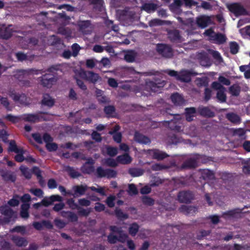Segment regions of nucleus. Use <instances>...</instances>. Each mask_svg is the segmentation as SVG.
I'll list each match as a JSON object with an SVG mask.
<instances>
[{
  "label": "nucleus",
  "instance_id": "f257e3e1",
  "mask_svg": "<svg viewBox=\"0 0 250 250\" xmlns=\"http://www.w3.org/2000/svg\"><path fill=\"white\" fill-rule=\"evenodd\" d=\"M200 160L204 163H206L210 160L209 157L206 156L195 154L194 157L186 160L182 165L183 168H194L197 167V163Z\"/></svg>",
  "mask_w": 250,
  "mask_h": 250
},
{
  "label": "nucleus",
  "instance_id": "f03ea898",
  "mask_svg": "<svg viewBox=\"0 0 250 250\" xmlns=\"http://www.w3.org/2000/svg\"><path fill=\"white\" fill-rule=\"evenodd\" d=\"M111 230L112 231L108 237V240L110 243H116L118 241H124V233L120 229L116 227H111Z\"/></svg>",
  "mask_w": 250,
  "mask_h": 250
},
{
  "label": "nucleus",
  "instance_id": "7ed1b4c3",
  "mask_svg": "<svg viewBox=\"0 0 250 250\" xmlns=\"http://www.w3.org/2000/svg\"><path fill=\"white\" fill-rule=\"evenodd\" d=\"M76 76L93 83H96L101 78L98 74L92 71H85L83 69L76 72Z\"/></svg>",
  "mask_w": 250,
  "mask_h": 250
},
{
  "label": "nucleus",
  "instance_id": "20e7f679",
  "mask_svg": "<svg viewBox=\"0 0 250 250\" xmlns=\"http://www.w3.org/2000/svg\"><path fill=\"white\" fill-rule=\"evenodd\" d=\"M156 51L159 55L166 58H169L173 56L172 48L166 44H157L156 45Z\"/></svg>",
  "mask_w": 250,
  "mask_h": 250
},
{
  "label": "nucleus",
  "instance_id": "39448f33",
  "mask_svg": "<svg viewBox=\"0 0 250 250\" xmlns=\"http://www.w3.org/2000/svg\"><path fill=\"white\" fill-rule=\"evenodd\" d=\"M164 81L161 80H155V82L152 81H146V85L147 88L149 89L150 91L154 92H159L161 88L165 85Z\"/></svg>",
  "mask_w": 250,
  "mask_h": 250
},
{
  "label": "nucleus",
  "instance_id": "423d86ee",
  "mask_svg": "<svg viewBox=\"0 0 250 250\" xmlns=\"http://www.w3.org/2000/svg\"><path fill=\"white\" fill-rule=\"evenodd\" d=\"M173 118L170 121H166L167 123L169 128L175 132H179L181 131V118L179 114H172Z\"/></svg>",
  "mask_w": 250,
  "mask_h": 250
},
{
  "label": "nucleus",
  "instance_id": "0eeeda50",
  "mask_svg": "<svg viewBox=\"0 0 250 250\" xmlns=\"http://www.w3.org/2000/svg\"><path fill=\"white\" fill-rule=\"evenodd\" d=\"M229 10L235 16L246 15L248 12L241 4L238 3H233L228 6Z\"/></svg>",
  "mask_w": 250,
  "mask_h": 250
},
{
  "label": "nucleus",
  "instance_id": "6e6552de",
  "mask_svg": "<svg viewBox=\"0 0 250 250\" xmlns=\"http://www.w3.org/2000/svg\"><path fill=\"white\" fill-rule=\"evenodd\" d=\"M177 198L179 202L183 203H190L194 198V194L192 191L183 190L179 192Z\"/></svg>",
  "mask_w": 250,
  "mask_h": 250
},
{
  "label": "nucleus",
  "instance_id": "1a4fd4ad",
  "mask_svg": "<svg viewBox=\"0 0 250 250\" xmlns=\"http://www.w3.org/2000/svg\"><path fill=\"white\" fill-rule=\"evenodd\" d=\"M58 78L54 74L46 73L43 76L42 79V84L46 87H50L57 81Z\"/></svg>",
  "mask_w": 250,
  "mask_h": 250
},
{
  "label": "nucleus",
  "instance_id": "9d476101",
  "mask_svg": "<svg viewBox=\"0 0 250 250\" xmlns=\"http://www.w3.org/2000/svg\"><path fill=\"white\" fill-rule=\"evenodd\" d=\"M148 153L153 159L158 161L163 160L169 157V155L167 153L157 149L148 150Z\"/></svg>",
  "mask_w": 250,
  "mask_h": 250
},
{
  "label": "nucleus",
  "instance_id": "9b49d317",
  "mask_svg": "<svg viewBox=\"0 0 250 250\" xmlns=\"http://www.w3.org/2000/svg\"><path fill=\"white\" fill-rule=\"evenodd\" d=\"M167 37L171 42H179L181 41L182 37L179 31L177 29L169 30L167 32Z\"/></svg>",
  "mask_w": 250,
  "mask_h": 250
},
{
  "label": "nucleus",
  "instance_id": "f8f14e48",
  "mask_svg": "<svg viewBox=\"0 0 250 250\" xmlns=\"http://www.w3.org/2000/svg\"><path fill=\"white\" fill-rule=\"evenodd\" d=\"M198 112L201 116L206 118H212L215 115V112L208 106H199Z\"/></svg>",
  "mask_w": 250,
  "mask_h": 250
},
{
  "label": "nucleus",
  "instance_id": "ddd939ff",
  "mask_svg": "<svg viewBox=\"0 0 250 250\" xmlns=\"http://www.w3.org/2000/svg\"><path fill=\"white\" fill-rule=\"evenodd\" d=\"M0 211L2 214L5 216V222H9L10 221V219L15 216V213L7 206L1 207Z\"/></svg>",
  "mask_w": 250,
  "mask_h": 250
},
{
  "label": "nucleus",
  "instance_id": "4468645a",
  "mask_svg": "<svg viewBox=\"0 0 250 250\" xmlns=\"http://www.w3.org/2000/svg\"><path fill=\"white\" fill-rule=\"evenodd\" d=\"M196 21L199 27L204 28L211 23V20L209 17L202 16L197 19Z\"/></svg>",
  "mask_w": 250,
  "mask_h": 250
},
{
  "label": "nucleus",
  "instance_id": "2eb2a0df",
  "mask_svg": "<svg viewBox=\"0 0 250 250\" xmlns=\"http://www.w3.org/2000/svg\"><path fill=\"white\" fill-rule=\"evenodd\" d=\"M134 139L136 142L142 144L146 145L150 144L151 142L150 139L148 137L137 131L135 133Z\"/></svg>",
  "mask_w": 250,
  "mask_h": 250
},
{
  "label": "nucleus",
  "instance_id": "dca6fc26",
  "mask_svg": "<svg viewBox=\"0 0 250 250\" xmlns=\"http://www.w3.org/2000/svg\"><path fill=\"white\" fill-rule=\"evenodd\" d=\"M193 75L191 71L183 70L179 73L178 80L182 82L188 83L191 81V76Z\"/></svg>",
  "mask_w": 250,
  "mask_h": 250
},
{
  "label": "nucleus",
  "instance_id": "f3484780",
  "mask_svg": "<svg viewBox=\"0 0 250 250\" xmlns=\"http://www.w3.org/2000/svg\"><path fill=\"white\" fill-rule=\"evenodd\" d=\"M201 178L205 181L213 180L215 178L214 173L213 171L208 169H204L201 170Z\"/></svg>",
  "mask_w": 250,
  "mask_h": 250
},
{
  "label": "nucleus",
  "instance_id": "a211bd4d",
  "mask_svg": "<svg viewBox=\"0 0 250 250\" xmlns=\"http://www.w3.org/2000/svg\"><path fill=\"white\" fill-rule=\"evenodd\" d=\"M94 161L92 159H88L87 161L83 165L82 169L84 173H90L93 171L94 168L93 164Z\"/></svg>",
  "mask_w": 250,
  "mask_h": 250
},
{
  "label": "nucleus",
  "instance_id": "6ab92c4d",
  "mask_svg": "<svg viewBox=\"0 0 250 250\" xmlns=\"http://www.w3.org/2000/svg\"><path fill=\"white\" fill-rule=\"evenodd\" d=\"M170 98L172 103L176 105H182L184 104V98L178 93L172 94Z\"/></svg>",
  "mask_w": 250,
  "mask_h": 250
},
{
  "label": "nucleus",
  "instance_id": "aec40b11",
  "mask_svg": "<svg viewBox=\"0 0 250 250\" xmlns=\"http://www.w3.org/2000/svg\"><path fill=\"white\" fill-rule=\"evenodd\" d=\"M227 38L225 35L220 33H215L212 41L218 44H222L226 42Z\"/></svg>",
  "mask_w": 250,
  "mask_h": 250
},
{
  "label": "nucleus",
  "instance_id": "412c9836",
  "mask_svg": "<svg viewBox=\"0 0 250 250\" xmlns=\"http://www.w3.org/2000/svg\"><path fill=\"white\" fill-rule=\"evenodd\" d=\"M185 117L186 120L191 122L193 120L194 114L196 113V109L194 107L186 108L185 109Z\"/></svg>",
  "mask_w": 250,
  "mask_h": 250
},
{
  "label": "nucleus",
  "instance_id": "4be33fe9",
  "mask_svg": "<svg viewBox=\"0 0 250 250\" xmlns=\"http://www.w3.org/2000/svg\"><path fill=\"white\" fill-rule=\"evenodd\" d=\"M18 75H24V76H29V75H37L40 73H41V71L39 70L35 69H29V70H21L18 72Z\"/></svg>",
  "mask_w": 250,
  "mask_h": 250
},
{
  "label": "nucleus",
  "instance_id": "5701e85b",
  "mask_svg": "<svg viewBox=\"0 0 250 250\" xmlns=\"http://www.w3.org/2000/svg\"><path fill=\"white\" fill-rule=\"evenodd\" d=\"M128 172L132 177H139L144 174V170L141 168L132 167L128 169Z\"/></svg>",
  "mask_w": 250,
  "mask_h": 250
},
{
  "label": "nucleus",
  "instance_id": "b1692460",
  "mask_svg": "<svg viewBox=\"0 0 250 250\" xmlns=\"http://www.w3.org/2000/svg\"><path fill=\"white\" fill-rule=\"evenodd\" d=\"M170 23V22L169 21H163L159 19H154L149 21V25L150 27H153L158 25H162L165 24H169Z\"/></svg>",
  "mask_w": 250,
  "mask_h": 250
},
{
  "label": "nucleus",
  "instance_id": "393cba45",
  "mask_svg": "<svg viewBox=\"0 0 250 250\" xmlns=\"http://www.w3.org/2000/svg\"><path fill=\"white\" fill-rule=\"evenodd\" d=\"M227 119L234 124H239L240 122V118L239 116L234 113H229L226 115Z\"/></svg>",
  "mask_w": 250,
  "mask_h": 250
},
{
  "label": "nucleus",
  "instance_id": "a878e982",
  "mask_svg": "<svg viewBox=\"0 0 250 250\" xmlns=\"http://www.w3.org/2000/svg\"><path fill=\"white\" fill-rule=\"evenodd\" d=\"M157 8L158 5L154 3H146L143 5V9L148 13L154 12Z\"/></svg>",
  "mask_w": 250,
  "mask_h": 250
},
{
  "label": "nucleus",
  "instance_id": "bb28decb",
  "mask_svg": "<svg viewBox=\"0 0 250 250\" xmlns=\"http://www.w3.org/2000/svg\"><path fill=\"white\" fill-rule=\"evenodd\" d=\"M11 97L15 101H18L21 104H24L26 100V97L24 94H17L12 92L10 94Z\"/></svg>",
  "mask_w": 250,
  "mask_h": 250
},
{
  "label": "nucleus",
  "instance_id": "cd10ccee",
  "mask_svg": "<svg viewBox=\"0 0 250 250\" xmlns=\"http://www.w3.org/2000/svg\"><path fill=\"white\" fill-rule=\"evenodd\" d=\"M137 53L134 50H126L125 60L126 62H132L135 61Z\"/></svg>",
  "mask_w": 250,
  "mask_h": 250
},
{
  "label": "nucleus",
  "instance_id": "c85d7f7f",
  "mask_svg": "<svg viewBox=\"0 0 250 250\" xmlns=\"http://www.w3.org/2000/svg\"><path fill=\"white\" fill-rule=\"evenodd\" d=\"M176 186L178 187H185L188 185L187 178L184 177L175 178L174 179Z\"/></svg>",
  "mask_w": 250,
  "mask_h": 250
},
{
  "label": "nucleus",
  "instance_id": "c756f323",
  "mask_svg": "<svg viewBox=\"0 0 250 250\" xmlns=\"http://www.w3.org/2000/svg\"><path fill=\"white\" fill-rule=\"evenodd\" d=\"M30 207V205L27 203H24L21 205V216L22 218H27L28 217V209Z\"/></svg>",
  "mask_w": 250,
  "mask_h": 250
},
{
  "label": "nucleus",
  "instance_id": "7c9ffc66",
  "mask_svg": "<svg viewBox=\"0 0 250 250\" xmlns=\"http://www.w3.org/2000/svg\"><path fill=\"white\" fill-rule=\"evenodd\" d=\"M42 103L48 106H52L54 104V100L49 95L45 94L43 96Z\"/></svg>",
  "mask_w": 250,
  "mask_h": 250
},
{
  "label": "nucleus",
  "instance_id": "2f4dec72",
  "mask_svg": "<svg viewBox=\"0 0 250 250\" xmlns=\"http://www.w3.org/2000/svg\"><path fill=\"white\" fill-rule=\"evenodd\" d=\"M229 90L232 95L237 96L240 92V87L237 84H234L230 86Z\"/></svg>",
  "mask_w": 250,
  "mask_h": 250
},
{
  "label": "nucleus",
  "instance_id": "473e14b6",
  "mask_svg": "<svg viewBox=\"0 0 250 250\" xmlns=\"http://www.w3.org/2000/svg\"><path fill=\"white\" fill-rule=\"evenodd\" d=\"M164 182V180L159 177L154 176L150 182V186L152 187H158Z\"/></svg>",
  "mask_w": 250,
  "mask_h": 250
},
{
  "label": "nucleus",
  "instance_id": "72a5a7b5",
  "mask_svg": "<svg viewBox=\"0 0 250 250\" xmlns=\"http://www.w3.org/2000/svg\"><path fill=\"white\" fill-rule=\"evenodd\" d=\"M87 188L88 187L86 186L81 185L74 187L73 188V190L75 194L78 193L80 195H83L84 193Z\"/></svg>",
  "mask_w": 250,
  "mask_h": 250
},
{
  "label": "nucleus",
  "instance_id": "f704fd0d",
  "mask_svg": "<svg viewBox=\"0 0 250 250\" xmlns=\"http://www.w3.org/2000/svg\"><path fill=\"white\" fill-rule=\"evenodd\" d=\"M142 201L143 204L148 206H153L155 203V201L153 198L147 196H143Z\"/></svg>",
  "mask_w": 250,
  "mask_h": 250
},
{
  "label": "nucleus",
  "instance_id": "c9c22d12",
  "mask_svg": "<svg viewBox=\"0 0 250 250\" xmlns=\"http://www.w3.org/2000/svg\"><path fill=\"white\" fill-rule=\"evenodd\" d=\"M13 240L14 243L18 246H25L27 244V241L23 238L14 237Z\"/></svg>",
  "mask_w": 250,
  "mask_h": 250
},
{
  "label": "nucleus",
  "instance_id": "e433bc0d",
  "mask_svg": "<svg viewBox=\"0 0 250 250\" xmlns=\"http://www.w3.org/2000/svg\"><path fill=\"white\" fill-rule=\"evenodd\" d=\"M230 52L232 54H236L238 53L239 46L235 42H231L229 43Z\"/></svg>",
  "mask_w": 250,
  "mask_h": 250
},
{
  "label": "nucleus",
  "instance_id": "4c0bfd02",
  "mask_svg": "<svg viewBox=\"0 0 250 250\" xmlns=\"http://www.w3.org/2000/svg\"><path fill=\"white\" fill-rule=\"evenodd\" d=\"M22 118L23 120L31 122H36L39 120V117L34 114H25Z\"/></svg>",
  "mask_w": 250,
  "mask_h": 250
},
{
  "label": "nucleus",
  "instance_id": "58836bf2",
  "mask_svg": "<svg viewBox=\"0 0 250 250\" xmlns=\"http://www.w3.org/2000/svg\"><path fill=\"white\" fill-rule=\"evenodd\" d=\"M216 97L220 102H225L226 101L227 97L225 93L224 89L218 90L217 92Z\"/></svg>",
  "mask_w": 250,
  "mask_h": 250
},
{
  "label": "nucleus",
  "instance_id": "ea45409f",
  "mask_svg": "<svg viewBox=\"0 0 250 250\" xmlns=\"http://www.w3.org/2000/svg\"><path fill=\"white\" fill-rule=\"evenodd\" d=\"M139 230V226L136 223H133L129 228V233L132 236H135Z\"/></svg>",
  "mask_w": 250,
  "mask_h": 250
},
{
  "label": "nucleus",
  "instance_id": "a19ab883",
  "mask_svg": "<svg viewBox=\"0 0 250 250\" xmlns=\"http://www.w3.org/2000/svg\"><path fill=\"white\" fill-rule=\"evenodd\" d=\"M103 164L109 167H114L118 165L117 161L113 159H107L103 160Z\"/></svg>",
  "mask_w": 250,
  "mask_h": 250
},
{
  "label": "nucleus",
  "instance_id": "79ce46f5",
  "mask_svg": "<svg viewBox=\"0 0 250 250\" xmlns=\"http://www.w3.org/2000/svg\"><path fill=\"white\" fill-rule=\"evenodd\" d=\"M62 216L63 217H68L72 221H75L77 220V217L76 214L71 212H61Z\"/></svg>",
  "mask_w": 250,
  "mask_h": 250
},
{
  "label": "nucleus",
  "instance_id": "37998d69",
  "mask_svg": "<svg viewBox=\"0 0 250 250\" xmlns=\"http://www.w3.org/2000/svg\"><path fill=\"white\" fill-rule=\"evenodd\" d=\"M128 192L130 195H136L138 194V191L136 186L133 184H129L128 185Z\"/></svg>",
  "mask_w": 250,
  "mask_h": 250
},
{
  "label": "nucleus",
  "instance_id": "c03bdc74",
  "mask_svg": "<svg viewBox=\"0 0 250 250\" xmlns=\"http://www.w3.org/2000/svg\"><path fill=\"white\" fill-rule=\"evenodd\" d=\"M211 233V230H201L199 234L197 235L196 238L198 240H202L204 237L209 235Z\"/></svg>",
  "mask_w": 250,
  "mask_h": 250
},
{
  "label": "nucleus",
  "instance_id": "a18cd8bd",
  "mask_svg": "<svg viewBox=\"0 0 250 250\" xmlns=\"http://www.w3.org/2000/svg\"><path fill=\"white\" fill-rule=\"evenodd\" d=\"M22 148H18L14 141H11L9 143V150L16 152H21Z\"/></svg>",
  "mask_w": 250,
  "mask_h": 250
},
{
  "label": "nucleus",
  "instance_id": "49530a36",
  "mask_svg": "<svg viewBox=\"0 0 250 250\" xmlns=\"http://www.w3.org/2000/svg\"><path fill=\"white\" fill-rule=\"evenodd\" d=\"M20 169L23 174V175L25 176V178L29 179L31 177V172L30 170L28 169L27 167L24 166H21L20 167Z\"/></svg>",
  "mask_w": 250,
  "mask_h": 250
},
{
  "label": "nucleus",
  "instance_id": "de8ad7c7",
  "mask_svg": "<svg viewBox=\"0 0 250 250\" xmlns=\"http://www.w3.org/2000/svg\"><path fill=\"white\" fill-rule=\"evenodd\" d=\"M169 142L172 144H177L180 142V138L178 137L175 134H172L169 136Z\"/></svg>",
  "mask_w": 250,
  "mask_h": 250
},
{
  "label": "nucleus",
  "instance_id": "09e8293b",
  "mask_svg": "<svg viewBox=\"0 0 250 250\" xmlns=\"http://www.w3.org/2000/svg\"><path fill=\"white\" fill-rule=\"evenodd\" d=\"M167 168V167L166 166L158 163H156L154 165H152L151 166V169L154 171L161 170L162 169H165Z\"/></svg>",
  "mask_w": 250,
  "mask_h": 250
},
{
  "label": "nucleus",
  "instance_id": "8fccbe9b",
  "mask_svg": "<svg viewBox=\"0 0 250 250\" xmlns=\"http://www.w3.org/2000/svg\"><path fill=\"white\" fill-rule=\"evenodd\" d=\"M243 172L246 175H250V163L246 161L243 163Z\"/></svg>",
  "mask_w": 250,
  "mask_h": 250
},
{
  "label": "nucleus",
  "instance_id": "3c124183",
  "mask_svg": "<svg viewBox=\"0 0 250 250\" xmlns=\"http://www.w3.org/2000/svg\"><path fill=\"white\" fill-rule=\"evenodd\" d=\"M92 190L95 191L97 193H100L102 195H105L104 189V188L100 187L97 185V187H91L89 188Z\"/></svg>",
  "mask_w": 250,
  "mask_h": 250
},
{
  "label": "nucleus",
  "instance_id": "603ef678",
  "mask_svg": "<svg viewBox=\"0 0 250 250\" xmlns=\"http://www.w3.org/2000/svg\"><path fill=\"white\" fill-rule=\"evenodd\" d=\"M19 198L20 197L18 196H14L12 199L8 201V205L12 207H15L18 206L19 204Z\"/></svg>",
  "mask_w": 250,
  "mask_h": 250
},
{
  "label": "nucleus",
  "instance_id": "864d4df0",
  "mask_svg": "<svg viewBox=\"0 0 250 250\" xmlns=\"http://www.w3.org/2000/svg\"><path fill=\"white\" fill-rule=\"evenodd\" d=\"M235 134L239 136L240 138L242 139L246 138V131L243 128H238L235 130Z\"/></svg>",
  "mask_w": 250,
  "mask_h": 250
},
{
  "label": "nucleus",
  "instance_id": "5fc2aeb1",
  "mask_svg": "<svg viewBox=\"0 0 250 250\" xmlns=\"http://www.w3.org/2000/svg\"><path fill=\"white\" fill-rule=\"evenodd\" d=\"M241 34L244 36L250 37V25H248L240 30Z\"/></svg>",
  "mask_w": 250,
  "mask_h": 250
},
{
  "label": "nucleus",
  "instance_id": "6e6d98bb",
  "mask_svg": "<svg viewBox=\"0 0 250 250\" xmlns=\"http://www.w3.org/2000/svg\"><path fill=\"white\" fill-rule=\"evenodd\" d=\"M29 191L31 193L37 197H41L42 196L43 192L39 188H32L30 189Z\"/></svg>",
  "mask_w": 250,
  "mask_h": 250
},
{
  "label": "nucleus",
  "instance_id": "4d7b16f0",
  "mask_svg": "<svg viewBox=\"0 0 250 250\" xmlns=\"http://www.w3.org/2000/svg\"><path fill=\"white\" fill-rule=\"evenodd\" d=\"M20 150L21 151V152H16L17 154L15 156V160L19 162H21L24 160V158L23 156V154L24 153V151L22 148H21Z\"/></svg>",
  "mask_w": 250,
  "mask_h": 250
},
{
  "label": "nucleus",
  "instance_id": "13d9d810",
  "mask_svg": "<svg viewBox=\"0 0 250 250\" xmlns=\"http://www.w3.org/2000/svg\"><path fill=\"white\" fill-rule=\"evenodd\" d=\"M218 81L220 83L225 85L228 86L230 84V80L223 76H220L219 77Z\"/></svg>",
  "mask_w": 250,
  "mask_h": 250
},
{
  "label": "nucleus",
  "instance_id": "bf43d9fd",
  "mask_svg": "<svg viewBox=\"0 0 250 250\" xmlns=\"http://www.w3.org/2000/svg\"><path fill=\"white\" fill-rule=\"evenodd\" d=\"M204 34L205 35L208 37L210 40H212L215 33L214 32V30L211 28H210L206 30Z\"/></svg>",
  "mask_w": 250,
  "mask_h": 250
},
{
  "label": "nucleus",
  "instance_id": "052dcab7",
  "mask_svg": "<svg viewBox=\"0 0 250 250\" xmlns=\"http://www.w3.org/2000/svg\"><path fill=\"white\" fill-rule=\"evenodd\" d=\"M46 147L47 149L50 151H55L58 148L57 144L52 142L47 143L46 145Z\"/></svg>",
  "mask_w": 250,
  "mask_h": 250
},
{
  "label": "nucleus",
  "instance_id": "680f3d73",
  "mask_svg": "<svg viewBox=\"0 0 250 250\" xmlns=\"http://www.w3.org/2000/svg\"><path fill=\"white\" fill-rule=\"evenodd\" d=\"M197 84L200 86H207L208 81L206 78H200L197 79Z\"/></svg>",
  "mask_w": 250,
  "mask_h": 250
},
{
  "label": "nucleus",
  "instance_id": "e2e57ef3",
  "mask_svg": "<svg viewBox=\"0 0 250 250\" xmlns=\"http://www.w3.org/2000/svg\"><path fill=\"white\" fill-rule=\"evenodd\" d=\"M5 118L8 121L16 123L18 122L21 120V118L17 116H13L11 115H8L5 117Z\"/></svg>",
  "mask_w": 250,
  "mask_h": 250
},
{
  "label": "nucleus",
  "instance_id": "0e129e2a",
  "mask_svg": "<svg viewBox=\"0 0 250 250\" xmlns=\"http://www.w3.org/2000/svg\"><path fill=\"white\" fill-rule=\"evenodd\" d=\"M106 151L107 154L111 156H114L117 154V149L115 147H107Z\"/></svg>",
  "mask_w": 250,
  "mask_h": 250
},
{
  "label": "nucleus",
  "instance_id": "69168bd1",
  "mask_svg": "<svg viewBox=\"0 0 250 250\" xmlns=\"http://www.w3.org/2000/svg\"><path fill=\"white\" fill-rule=\"evenodd\" d=\"M212 87L214 89L218 90V91L225 89L224 87L221 85L220 82H213L212 83Z\"/></svg>",
  "mask_w": 250,
  "mask_h": 250
},
{
  "label": "nucleus",
  "instance_id": "338daca9",
  "mask_svg": "<svg viewBox=\"0 0 250 250\" xmlns=\"http://www.w3.org/2000/svg\"><path fill=\"white\" fill-rule=\"evenodd\" d=\"M97 173L100 177H106V169H104L101 167H98L97 169Z\"/></svg>",
  "mask_w": 250,
  "mask_h": 250
},
{
  "label": "nucleus",
  "instance_id": "774afa93",
  "mask_svg": "<svg viewBox=\"0 0 250 250\" xmlns=\"http://www.w3.org/2000/svg\"><path fill=\"white\" fill-rule=\"evenodd\" d=\"M205 95V100L208 101L211 98V90L208 88H206L204 92Z\"/></svg>",
  "mask_w": 250,
  "mask_h": 250
}]
</instances>
